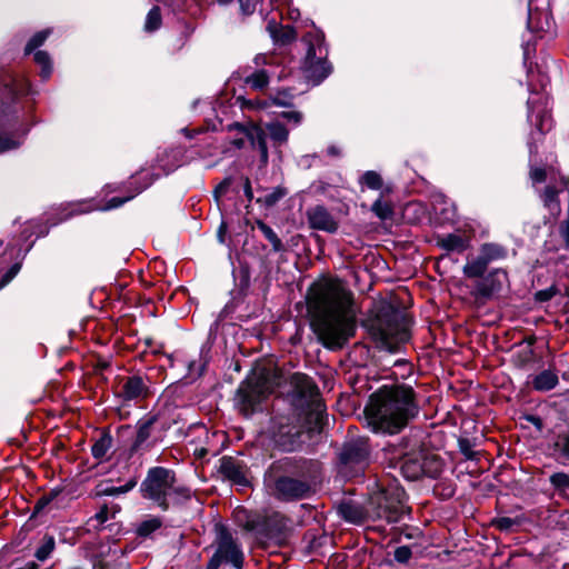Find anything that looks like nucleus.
Returning <instances> with one entry per match:
<instances>
[{
	"label": "nucleus",
	"mask_w": 569,
	"mask_h": 569,
	"mask_svg": "<svg viewBox=\"0 0 569 569\" xmlns=\"http://www.w3.org/2000/svg\"><path fill=\"white\" fill-rule=\"evenodd\" d=\"M311 327L326 348L339 349L355 335L352 293L341 280L313 283L307 295Z\"/></svg>",
	"instance_id": "nucleus-1"
},
{
	"label": "nucleus",
	"mask_w": 569,
	"mask_h": 569,
	"mask_svg": "<svg viewBox=\"0 0 569 569\" xmlns=\"http://www.w3.org/2000/svg\"><path fill=\"white\" fill-rule=\"evenodd\" d=\"M368 421L375 432H400L419 411L415 391L410 386L383 387L375 395Z\"/></svg>",
	"instance_id": "nucleus-2"
},
{
	"label": "nucleus",
	"mask_w": 569,
	"mask_h": 569,
	"mask_svg": "<svg viewBox=\"0 0 569 569\" xmlns=\"http://www.w3.org/2000/svg\"><path fill=\"white\" fill-rule=\"evenodd\" d=\"M302 43L306 48V56L301 64L302 72L308 82L318 86L332 70L327 61L328 49L325 44V36L320 30L308 32L303 36Z\"/></svg>",
	"instance_id": "nucleus-3"
},
{
	"label": "nucleus",
	"mask_w": 569,
	"mask_h": 569,
	"mask_svg": "<svg viewBox=\"0 0 569 569\" xmlns=\"http://www.w3.org/2000/svg\"><path fill=\"white\" fill-rule=\"evenodd\" d=\"M266 433L272 443L282 451H295L302 443L303 426L300 416L293 409L287 415L272 416Z\"/></svg>",
	"instance_id": "nucleus-4"
},
{
	"label": "nucleus",
	"mask_w": 569,
	"mask_h": 569,
	"mask_svg": "<svg viewBox=\"0 0 569 569\" xmlns=\"http://www.w3.org/2000/svg\"><path fill=\"white\" fill-rule=\"evenodd\" d=\"M375 326L378 339L390 352L409 340L406 317L391 306L381 308Z\"/></svg>",
	"instance_id": "nucleus-5"
},
{
	"label": "nucleus",
	"mask_w": 569,
	"mask_h": 569,
	"mask_svg": "<svg viewBox=\"0 0 569 569\" xmlns=\"http://www.w3.org/2000/svg\"><path fill=\"white\" fill-rule=\"evenodd\" d=\"M405 492L397 486L379 488L370 495L367 513L372 519H385L396 522L402 513Z\"/></svg>",
	"instance_id": "nucleus-6"
},
{
	"label": "nucleus",
	"mask_w": 569,
	"mask_h": 569,
	"mask_svg": "<svg viewBox=\"0 0 569 569\" xmlns=\"http://www.w3.org/2000/svg\"><path fill=\"white\" fill-rule=\"evenodd\" d=\"M176 483V475L163 467L149 469L141 483L142 496L163 510L169 507V497L172 496V485Z\"/></svg>",
	"instance_id": "nucleus-7"
},
{
	"label": "nucleus",
	"mask_w": 569,
	"mask_h": 569,
	"mask_svg": "<svg viewBox=\"0 0 569 569\" xmlns=\"http://www.w3.org/2000/svg\"><path fill=\"white\" fill-rule=\"evenodd\" d=\"M271 392L270 383L263 378H254L242 382L236 395V406L244 416L250 417Z\"/></svg>",
	"instance_id": "nucleus-8"
},
{
	"label": "nucleus",
	"mask_w": 569,
	"mask_h": 569,
	"mask_svg": "<svg viewBox=\"0 0 569 569\" xmlns=\"http://www.w3.org/2000/svg\"><path fill=\"white\" fill-rule=\"evenodd\" d=\"M222 562H229L237 569H241L243 563L240 546L224 528L219 529L217 550L209 560L207 569H218Z\"/></svg>",
	"instance_id": "nucleus-9"
},
{
	"label": "nucleus",
	"mask_w": 569,
	"mask_h": 569,
	"mask_svg": "<svg viewBox=\"0 0 569 569\" xmlns=\"http://www.w3.org/2000/svg\"><path fill=\"white\" fill-rule=\"evenodd\" d=\"M507 256L506 247L493 242L483 243L479 248L477 257L468 260L463 266V274L471 279L482 277L490 263L503 260Z\"/></svg>",
	"instance_id": "nucleus-10"
},
{
	"label": "nucleus",
	"mask_w": 569,
	"mask_h": 569,
	"mask_svg": "<svg viewBox=\"0 0 569 569\" xmlns=\"http://www.w3.org/2000/svg\"><path fill=\"white\" fill-rule=\"evenodd\" d=\"M369 445L367 439L358 438L345 443L340 452V461L356 472L363 470L369 460Z\"/></svg>",
	"instance_id": "nucleus-11"
},
{
	"label": "nucleus",
	"mask_w": 569,
	"mask_h": 569,
	"mask_svg": "<svg viewBox=\"0 0 569 569\" xmlns=\"http://www.w3.org/2000/svg\"><path fill=\"white\" fill-rule=\"evenodd\" d=\"M233 128L237 130L239 137L232 140V144L240 149L244 146L248 140L251 146L260 152V159L262 163L268 162V147L266 141L264 132L261 128L258 127H249L246 128L239 123H236Z\"/></svg>",
	"instance_id": "nucleus-12"
},
{
	"label": "nucleus",
	"mask_w": 569,
	"mask_h": 569,
	"mask_svg": "<svg viewBox=\"0 0 569 569\" xmlns=\"http://www.w3.org/2000/svg\"><path fill=\"white\" fill-rule=\"evenodd\" d=\"M475 284L472 295L477 299L488 300L498 295L508 282V274L503 269H495Z\"/></svg>",
	"instance_id": "nucleus-13"
},
{
	"label": "nucleus",
	"mask_w": 569,
	"mask_h": 569,
	"mask_svg": "<svg viewBox=\"0 0 569 569\" xmlns=\"http://www.w3.org/2000/svg\"><path fill=\"white\" fill-rule=\"evenodd\" d=\"M548 100L543 96L528 99V121L536 127L538 132L543 133L552 126L551 116L547 109Z\"/></svg>",
	"instance_id": "nucleus-14"
},
{
	"label": "nucleus",
	"mask_w": 569,
	"mask_h": 569,
	"mask_svg": "<svg viewBox=\"0 0 569 569\" xmlns=\"http://www.w3.org/2000/svg\"><path fill=\"white\" fill-rule=\"evenodd\" d=\"M274 491L279 499L296 500L307 497L310 491V486L308 482L300 479L280 477L276 480Z\"/></svg>",
	"instance_id": "nucleus-15"
},
{
	"label": "nucleus",
	"mask_w": 569,
	"mask_h": 569,
	"mask_svg": "<svg viewBox=\"0 0 569 569\" xmlns=\"http://www.w3.org/2000/svg\"><path fill=\"white\" fill-rule=\"evenodd\" d=\"M219 473L233 485L241 487L249 486L247 468L244 463L233 457L224 456L220 459Z\"/></svg>",
	"instance_id": "nucleus-16"
},
{
	"label": "nucleus",
	"mask_w": 569,
	"mask_h": 569,
	"mask_svg": "<svg viewBox=\"0 0 569 569\" xmlns=\"http://www.w3.org/2000/svg\"><path fill=\"white\" fill-rule=\"evenodd\" d=\"M307 219L310 228L316 230L335 233L339 228L338 221L323 206L308 209Z\"/></svg>",
	"instance_id": "nucleus-17"
},
{
	"label": "nucleus",
	"mask_w": 569,
	"mask_h": 569,
	"mask_svg": "<svg viewBox=\"0 0 569 569\" xmlns=\"http://www.w3.org/2000/svg\"><path fill=\"white\" fill-rule=\"evenodd\" d=\"M147 386L139 376H131L126 379L122 386L121 396L124 400H136L147 396Z\"/></svg>",
	"instance_id": "nucleus-18"
},
{
	"label": "nucleus",
	"mask_w": 569,
	"mask_h": 569,
	"mask_svg": "<svg viewBox=\"0 0 569 569\" xmlns=\"http://www.w3.org/2000/svg\"><path fill=\"white\" fill-rule=\"evenodd\" d=\"M156 421H157L156 416H150V417L140 419L138 421L137 436H136V440L132 445L133 451H139L144 446L150 447V443H147V441L151 437L152 428H153V425L156 423Z\"/></svg>",
	"instance_id": "nucleus-19"
},
{
	"label": "nucleus",
	"mask_w": 569,
	"mask_h": 569,
	"mask_svg": "<svg viewBox=\"0 0 569 569\" xmlns=\"http://www.w3.org/2000/svg\"><path fill=\"white\" fill-rule=\"evenodd\" d=\"M527 27L532 32L549 31L552 27V18L547 11L528 10Z\"/></svg>",
	"instance_id": "nucleus-20"
},
{
	"label": "nucleus",
	"mask_w": 569,
	"mask_h": 569,
	"mask_svg": "<svg viewBox=\"0 0 569 569\" xmlns=\"http://www.w3.org/2000/svg\"><path fill=\"white\" fill-rule=\"evenodd\" d=\"M437 244L447 251L463 252L470 246L469 239L460 233H448L437 239Z\"/></svg>",
	"instance_id": "nucleus-21"
},
{
	"label": "nucleus",
	"mask_w": 569,
	"mask_h": 569,
	"mask_svg": "<svg viewBox=\"0 0 569 569\" xmlns=\"http://www.w3.org/2000/svg\"><path fill=\"white\" fill-rule=\"evenodd\" d=\"M263 132L278 146L286 143L289 138V130L278 120L266 123Z\"/></svg>",
	"instance_id": "nucleus-22"
},
{
	"label": "nucleus",
	"mask_w": 569,
	"mask_h": 569,
	"mask_svg": "<svg viewBox=\"0 0 569 569\" xmlns=\"http://www.w3.org/2000/svg\"><path fill=\"white\" fill-rule=\"evenodd\" d=\"M339 513L349 522L360 523L368 517L367 508L363 509L353 502H345L339 507Z\"/></svg>",
	"instance_id": "nucleus-23"
},
{
	"label": "nucleus",
	"mask_w": 569,
	"mask_h": 569,
	"mask_svg": "<svg viewBox=\"0 0 569 569\" xmlns=\"http://www.w3.org/2000/svg\"><path fill=\"white\" fill-rule=\"evenodd\" d=\"M423 456L421 455L407 458L401 466L403 476L409 480H416L423 476Z\"/></svg>",
	"instance_id": "nucleus-24"
},
{
	"label": "nucleus",
	"mask_w": 569,
	"mask_h": 569,
	"mask_svg": "<svg viewBox=\"0 0 569 569\" xmlns=\"http://www.w3.org/2000/svg\"><path fill=\"white\" fill-rule=\"evenodd\" d=\"M559 382L557 373L551 370H543L532 380V387L537 391H549Z\"/></svg>",
	"instance_id": "nucleus-25"
},
{
	"label": "nucleus",
	"mask_w": 569,
	"mask_h": 569,
	"mask_svg": "<svg viewBox=\"0 0 569 569\" xmlns=\"http://www.w3.org/2000/svg\"><path fill=\"white\" fill-rule=\"evenodd\" d=\"M293 100V93L289 89H283L270 96L268 100L258 101L259 108H268L269 106L289 107Z\"/></svg>",
	"instance_id": "nucleus-26"
},
{
	"label": "nucleus",
	"mask_w": 569,
	"mask_h": 569,
	"mask_svg": "<svg viewBox=\"0 0 569 569\" xmlns=\"http://www.w3.org/2000/svg\"><path fill=\"white\" fill-rule=\"evenodd\" d=\"M268 30L270 31V34H271L272 39L274 40V42L280 43V44L290 43L291 41H293L296 39V36H297L295 29L291 28L290 26L278 28L277 26H271L269 23Z\"/></svg>",
	"instance_id": "nucleus-27"
},
{
	"label": "nucleus",
	"mask_w": 569,
	"mask_h": 569,
	"mask_svg": "<svg viewBox=\"0 0 569 569\" xmlns=\"http://www.w3.org/2000/svg\"><path fill=\"white\" fill-rule=\"evenodd\" d=\"M150 184L147 183L144 184L143 187L139 188L136 190L134 193L128 196V197H113L111 198L108 203L104 206V207H90V208H86V209H82L80 210V212H89L91 210H111V209H116V208H119L120 206H122L123 203H126L127 201L131 200L132 198L136 197V194L140 193L144 188H147L148 186Z\"/></svg>",
	"instance_id": "nucleus-28"
},
{
	"label": "nucleus",
	"mask_w": 569,
	"mask_h": 569,
	"mask_svg": "<svg viewBox=\"0 0 569 569\" xmlns=\"http://www.w3.org/2000/svg\"><path fill=\"white\" fill-rule=\"evenodd\" d=\"M270 73L264 70H257L246 78V83L254 89L262 90L269 84Z\"/></svg>",
	"instance_id": "nucleus-29"
},
{
	"label": "nucleus",
	"mask_w": 569,
	"mask_h": 569,
	"mask_svg": "<svg viewBox=\"0 0 569 569\" xmlns=\"http://www.w3.org/2000/svg\"><path fill=\"white\" fill-rule=\"evenodd\" d=\"M136 485H137L136 480H129L123 486H112L109 483H106V485L101 483L98 487L99 488L98 493L101 496H119V495L130 491L131 489H133L136 487Z\"/></svg>",
	"instance_id": "nucleus-30"
},
{
	"label": "nucleus",
	"mask_w": 569,
	"mask_h": 569,
	"mask_svg": "<svg viewBox=\"0 0 569 569\" xmlns=\"http://www.w3.org/2000/svg\"><path fill=\"white\" fill-rule=\"evenodd\" d=\"M443 468L442 461L433 455L423 456V473L430 478H437Z\"/></svg>",
	"instance_id": "nucleus-31"
},
{
	"label": "nucleus",
	"mask_w": 569,
	"mask_h": 569,
	"mask_svg": "<svg viewBox=\"0 0 569 569\" xmlns=\"http://www.w3.org/2000/svg\"><path fill=\"white\" fill-rule=\"evenodd\" d=\"M112 443V438L108 433H103L91 448V453L96 459H103Z\"/></svg>",
	"instance_id": "nucleus-32"
},
{
	"label": "nucleus",
	"mask_w": 569,
	"mask_h": 569,
	"mask_svg": "<svg viewBox=\"0 0 569 569\" xmlns=\"http://www.w3.org/2000/svg\"><path fill=\"white\" fill-rule=\"evenodd\" d=\"M56 548V540L52 536L46 535L41 541V545L37 548L34 557L39 561L47 560Z\"/></svg>",
	"instance_id": "nucleus-33"
},
{
	"label": "nucleus",
	"mask_w": 569,
	"mask_h": 569,
	"mask_svg": "<svg viewBox=\"0 0 569 569\" xmlns=\"http://www.w3.org/2000/svg\"><path fill=\"white\" fill-rule=\"evenodd\" d=\"M33 59L41 67V78L48 80L52 73V63L49 54L46 51L39 50L34 52Z\"/></svg>",
	"instance_id": "nucleus-34"
},
{
	"label": "nucleus",
	"mask_w": 569,
	"mask_h": 569,
	"mask_svg": "<svg viewBox=\"0 0 569 569\" xmlns=\"http://www.w3.org/2000/svg\"><path fill=\"white\" fill-rule=\"evenodd\" d=\"M257 226H258V229L264 236V238L270 242V244L272 246V249L274 251L278 252V251L282 250V248H283L282 242H281L280 238L277 236V233L272 230L271 227H269L268 224H266L262 221H258Z\"/></svg>",
	"instance_id": "nucleus-35"
},
{
	"label": "nucleus",
	"mask_w": 569,
	"mask_h": 569,
	"mask_svg": "<svg viewBox=\"0 0 569 569\" xmlns=\"http://www.w3.org/2000/svg\"><path fill=\"white\" fill-rule=\"evenodd\" d=\"M371 211L381 220L390 219L393 214L392 206L381 198L377 199L372 206Z\"/></svg>",
	"instance_id": "nucleus-36"
},
{
	"label": "nucleus",
	"mask_w": 569,
	"mask_h": 569,
	"mask_svg": "<svg viewBox=\"0 0 569 569\" xmlns=\"http://www.w3.org/2000/svg\"><path fill=\"white\" fill-rule=\"evenodd\" d=\"M360 184L371 190H380L382 188V179L376 171H366L359 179Z\"/></svg>",
	"instance_id": "nucleus-37"
},
{
	"label": "nucleus",
	"mask_w": 569,
	"mask_h": 569,
	"mask_svg": "<svg viewBox=\"0 0 569 569\" xmlns=\"http://www.w3.org/2000/svg\"><path fill=\"white\" fill-rule=\"evenodd\" d=\"M161 26V13L159 7H153L147 14L144 30L148 32L159 29Z\"/></svg>",
	"instance_id": "nucleus-38"
},
{
	"label": "nucleus",
	"mask_w": 569,
	"mask_h": 569,
	"mask_svg": "<svg viewBox=\"0 0 569 569\" xmlns=\"http://www.w3.org/2000/svg\"><path fill=\"white\" fill-rule=\"evenodd\" d=\"M49 34H50V30L49 29L37 32L28 41V43L26 46V53L29 54L30 52H32L33 50H36L37 48L42 46L44 43V41L47 40V38L49 37Z\"/></svg>",
	"instance_id": "nucleus-39"
},
{
	"label": "nucleus",
	"mask_w": 569,
	"mask_h": 569,
	"mask_svg": "<svg viewBox=\"0 0 569 569\" xmlns=\"http://www.w3.org/2000/svg\"><path fill=\"white\" fill-rule=\"evenodd\" d=\"M558 190L553 187H546L545 192L542 194V200L546 207H548L550 210H558L559 204L557 200Z\"/></svg>",
	"instance_id": "nucleus-40"
},
{
	"label": "nucleus",
	"mask_w": 569,
	"mask_h": 569,
	"mask_svg": "<svg viewBox=\"0 0 569 569\" xmlns=\"http://www.w3.org/2000/svg\"><path fill=\"white\" fill-rule=\"evenodd\" d=\"M192 496V492L189 488L183 486H174L172 485V496L169 497V501L172 500L173 502H181L183 500L190 499Z\"/></svg>",
	"instance_id": "nucleus-41"
},
{
	"label": "nucleus",
	"mask_w": 569,
	"mask_h": 569,
	"mask_svg": "<svg viewBox=\"0 0 569 569\" xmlns=\"http://www.w3.org/2000/svg\"><path fill=\"white\" fill-rule=\"evenodd\" d=\"M551 485L559 490L569 488V476L565 472H557L550 477Z\"/></svg>",
	"instance_id": "nucleus-42"
},
{
	"label": "nucleus",
	"mask_w": 569,
	"mask_h": 569,
	"mask_svg": "<svg viewBox=\"0 0 569 569\" xmlns=\"http://www.w3.org/2000/svg\"><path fill=\"white\" fill-rule=\"evenodd\" d=\"M282 197H284V191L280 188L274 189L272 192L264 196L263 199H257L258 202H263L267 207H271L276 204Z\"/></svg>",
	"instance_id": "nucleus-43"
},
{
	"label": "nucleus",
	"mask_w": 569,
	"mask_h": 569,
	"mask_svg": "<svg viewBox=\"0 0 569 569\" xmlns=\"http://www.w3.org/2000/svg\"><path fill=\"white\" fill-rule=\"evenodd\" d=\"M161 526V522L159 519H150L147 521H143L139 528L138 532L140 536H148L151 532H153L156 529H158Z\"/></svg>",
	"instance_id": "nucleus-44"
},
{
	"label": "nucleus",
	"mask_w": 569,
	"mask_h": 569,
	"mask_svg": "<svg viewBox=\"0 0 569 569\" xmlns=\"http://www.w3.org/2000/svg\"><path fill=\"white\" fill-rule=\"evenodd\" d=\"M411 556L412 551L408 546H400L396 548L393 553L395 560L399 563H407L411 559Z\"/></svg>",
	"instance_id": "nucleus-45"
},
{
	"label": "nucleus",
	"mask_w": 569,
	"mask_h": 569,
	"mask_svg": "<svg viewBox=\"0 0 569 569\" xmlns=\"http://www.w3.org/2000/svg\"><path fill=\"white\" fill-rule=\"evenodd\" d=\"M282 118H284L289 123H292L293 127H298L302 120L303 114L297 110L283 111L280 113Z\"/></svg>",
	"instance_id": "nucleus-46"
},
{
	"label": "nucleus",
	"mask_w": 569,
	"mask_h": 569,
	"mask_svg": "<svg viewBox=\"0 0 569 569\" xmlns=\"http://www.w3.org/2000/svg\"><path fill=\"white\" fill-rule=\"evenodd\" d=\"M21 263L17 262L10 267V269L3 274L0 280V290L4 288L20 271Z\"/></svg>",
	"instance_id": "nucleus-47"
},
{
	"label": "nucleus",
	"mask_w": 569,
	"mask_h": 569,
	"mask_svg": "<svg viewBox=\"0 0 569 569\" xmlns=\"http://www.w3.org/2000/svg\"><path fill=\"white\" fill-rule=\"evenodd\" d=\"M556 448L562 456L569 458V433L558 437Z\"/></svg>",
	"instance_id": "nucleus-48"
},
{
	"label": "nucleus",
	"mask_w": 569,
	"mask_h": 569,
	"mask_svg": "<svg viewBox=\"0 0 569 569\" xmlns=\"http://www.w3.org/2000/svg\"><path fill=\"white\" fill-rule=\"evenodd\" d=\"M556 295L557 289L555 287H549L547 289L537 291L535 298L539 302H546L552 299Z\"/></svg>",
	"instance_id": "nucleus-49"
},
{
	"label": "nucleus",
	"mask_w": 569,
	"mask_h": 569,
	"mask_svg": "<svg viewBox=\"0 0 569 569\" xmlns=\"http://www.w3.org/2000/svg\"><path fill=\"white\" fill-rule=\"evenodd\" d=\"M257 0H239L240 11L243 16H250L256 10Z\"/></svg>",
	"instance_id": "nucleus-50"
},
{
	"label": "nucleus",
	"mask_w": 569,
	"mask_h": 569,
	"mask_svg": "<svg viewBox=\"0 0 569 569\" xmlns=\"http://www.w3.org/2000/svg\"><path fill=\"white\" fill-rule=\"evenodd\" d=\"M530 177L533 182H542L546 179V171L541 168H533L530 171Z\"/></svg>",
	"instance_id": "nucleus-51"
},
{
	"label": "nucleus",
	"mask_w": 569,
	"mask_h": 569,
	"mask_svg": "<svg viewBox=\"0 0 569 569\" xmlns=\"http://www.w3.org/2000/svg\"><path fill=\"white\" fill-rule=\"evenodd\" d=\"M560 234L566 247H569V219L560 224Z\"/></svg>",
	"instance_id": "nucleus-52"
},
{
	"label": "nucleus",
	"mask_w": 569,
	"mask_h": 569,
	"mask_svg": "<svg viewBox=\"0 0 569 569\" xmlns=\"http://www.w3.org/2000/svg\"><path fill=\"white\" fill-rule=\"evenodd\" d=\"M230 178L224 179L214 190V196L218 198L227 192L230 186Z\"/></svg>",
	"instance_id": "nucleus-53"
},
{
	"label": "nucleus",
	"mask_w": 569,
	"mask_h": 569,
	"mask_svg": "<svg viewBox=\"0 0 569 569\" xmlns=\"http://www.w3.org/2000/svg\"><path fill=\"white\" fill-rule=\"evenodd\" d=\"M459 447H460V450L461 452L467 457V458H472V451L470 449V445H469V441L466 440V439H461L459 440Z\"/></svg>",
	"instance_id": "nucleus-54"
},
{
	"label": "nucleus",
	"mask_w": 569,
	"mask_h": 569,
	"mask_svg": "<svg viewBox=\"0 0 569 569\" xmlns=\"http://www.w3.org/2000/svg\"><path fill=\"white\" fill-rule=\"evenodd\" d=\"M243 191H244L247 199L249 201H251L253 199V193H252L250 180L248 178L244 179Z\"/></svg>",
	"instance_id": "nucleus-55"
},
{
	"label": "nucleus",
	"mask_w": 569,
	"mask_h": 569,
	"mask_svg": "<svg viewBox=\"0 0 569 569\" xmlns=\"http://www.w3.org/2000/svg\"><path fill=\"white\" fill-rule=\"evenodd\" d=\"M50 502V498L42 497L40 498L36 506H34V512H40L48 503Z\"/></svg>",
	"instance_id": "nucleus-56"
},
{
	"label": "nucleus",
	"mask_w": 569,
	"mask_h": 569,
	"mask_svg": "<svg viewBox=\"0 0 569 569\" xmlns=\"http://www.w3.org/2000/svg\"><path fill=\"white\" fill-rule=\"evenodd\" d=\"M512 520L510 518H501L498 520V527L500 529H509L512 526Z\"/></svg>",
	"instance_id": "nucleus-57"
},
{
	"label": "nucleus",
	"mask_w": 569,
	"mask_h": 569,
	"mask_svg": "<svg viewBox=\"0 0 569 569\" xmlns=\"http://www.w3.org/2000/svg\"><path fill=\"white\" fill-rule=\"evenodd\" d=\"M96 518L97 520L100 522V523H103L107 521L108 519V509L104 507L102 508L97 515H96Z\"/></svg>",
	"instance_id": "nucleus-58"
},
{
	"label": "nucleus",
	"mask_w": 569,
	"mask_h": 569,
	"mask_svg": "<svg viewBox=\"0 0 569 569\" xmlns=\"http://www.w3.org/2000/svg\"><path fill=\"white\" fill-rule=\"evenodd\" d=\"M327 153L332 157H338L341 154V150L337 146H330L327 149Z\"/></svg>",
	"instance_id": "nucleus-59"
},
{
	"label": "nucleus",
	"mask_w": 569,
	"mask_h": 569,
	"mask_svg": "<svg viewBox=\"0 0 569 569\" xmlns=\"http://www.w3.org/2000/svg\"><path fill=\"white\" fill-rule=\"evenodd\" d=\"M254 63L257 66H260V64H268L269 61H268V57L264 56V54H258L256 58H254Z\"/></svg>",
	"instance_id": "nucleus-60"
},
{
	"label": "nucleus",
	"mask_w": 569,
	"mask_h": 569,
	"mask_svg": "<svg viewBox=\"0 0 569 569\" xmlns=\"http://www.w3.org/2000/svg\"><path fill=\"white\" fill-rule=\"evenodd\" d=\"M293 379L297 382H303L306 385V388L309 389V379L305 375H295Z\"/></svg>",
	"instance_id": "nucleus-61"
},
{
	"label": "nucleus",
	"mask_w": 569,
	"mask_h": 569,
	"mask_svg": "<svg viewBox=\"0 0 569 569\" xmlns=\"http://www.w3.org/2000/svg\"><path fill=\"white\" fill-rule=\"evenodd\" d=\"M224 231H226V224L224 223H221V226L219 227V230H218V239L221 243L224 242Z\"/></svg>",
	"instance_id": "nucleus-62"
},
{
	"label": "nucleus",
	"mask_w": 569,
	"mask_h": 569,
	"mask_svg": "<svg viewBox=\"0 0 569 569\" xmlns=\"http://www.w3.org/2000/svg\"><path fill=\"white\" fill-rule=\"evenodd\" d=\"M232 1H233V0H217V2H218L219 4H222V6H227V4L231 3Z\"/></svg>",
	"instance_id": "nucleus-63"
},
{
	"label": "nucleus",
	"mask_w": 569,
	"mask_h": 569,
	"mask_svg": "<svg viewBox=\"0 0 569 569\" xmlns=\"http://www.w3.org/2000/svg\"><path fill=\"white\" fill-rule=\"evenodd\" d=\"M529 91L532 93L531 83H528Z\"/></svg>",
	"instance_id": "nucleus-64"
}]
</instances>
